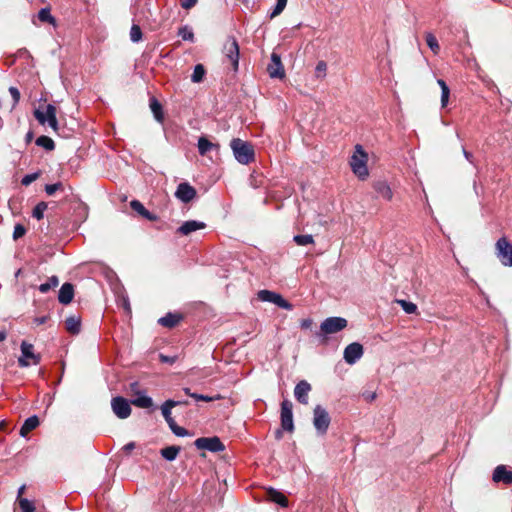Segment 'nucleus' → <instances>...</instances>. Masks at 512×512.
Segmentation results:
<instances>
[{
    "mask_svg": "<svg viewBox=\"0 0 512 512\" xmlns=\"http://www.w3.org/2000/svg\"><path fill=\"white\" fill-rule=\"evenodd\" d=\"M183 391L188 396H190V394H193L189 388H184Z\"/></svg>",
    "mask_w": 512,
    "mask_h": 512,
    "instance_id": "0e129e2a",
    "label": "nucleus"
},
{
    "mask_svg": "<svg viewBox=\"0 0 512 512\" xmlns=\"http://www.w3.org/2000/svg\"><path fill=\"white\" fill-rule=\"evenodd\" d=\"M181 319V315L169 312L165 316L159 318L158 323L164 327L173 328L180 322Z\"/></svg>",
    "mask_w": 512,
    "mask_h": 512,
    "instance_id": "b1692460",
    "label": "nucleus"
},
{
    "mask_svg": "<svg viewBox=\"0 0 512 512\" xmlns=\"http://www.w3.org/2000/svg\"><path fill=\"white\" fill-rule=\"evenodd\" d=\"M194 446L195 448H225V444L217 436L198 438Z\"/></svg>",
    "mask_w": 512,
    "mask_h": 512,
    "instance_id": "f3484780",
    "label": "nucleus"
},
{
    "mask_svg": "<svg viewBox=\"0 0 512 512\" xmlns=\"http://www.w3.org/2000/svg\"><path fill=\"white\" fill-rule=\"evenodd\" d=\"M496 256L505 266L512 267V244L506 237H501L495 244Z\"/></svg>",
    "mask_w": 512,
    "mask_h": 512,
    "instance_id": "0eeeda50",
    "label": "nucleus"
},
{
    "mask_svg": "<svg viewBox=\"0 0 512 512\" xmlns=\"http://www.w3.org/2000/svg\"><path fill=\"white\" fill-rule=\"evenodd\" d=\"M367 154L360 144L355 146V151L350 158L349 164L352 172L360 179L365 180L368 175Z\"/></svg>",
    "mask_w": 512,
    "mask_h": 512,
    "instance_id": "f03ea898",
    "label": "nucleus"
},
{
    "mask_svg": "<svg viewBox=\"0 0 512 512\" xmlns=\"http://www.w3.org/2000/svg\"><path fill=\"white\" fill-rule=\"evenodd\" d=\"M396 303L401 305V307L407 314H413L416 313L417 311V305L412 302L406 300H396Z\"/></svg>",
    "mask_w": 512,
    "mask_h": 512,
    "instance_id": "4c0bfd02",
    "label": "nucleus"
},
{
    "mask_svg": "<svg viewBox=\"0 0 512 512\" xmlns=\"http://www.w3.org/2000/svg\"><path fill=\"white\" fill-rule=\"evenodd\" d=\"M205 74V67L202 64H197L195 65L193 73L191 75V81L193 83H200L203 81Z\"/></svg>",
    "mask_w": 512,
    "mask_h": 512,
    "instance_id": "c756f323",
    "label": "nucleus"
},
{
    "mask_svg": "<svg viewBox=\"0 0 512 512\" xmlns=\"http://www.w3.org/2000/svg\"><path fill=\"white\" fill-rule=\"evenodd\" d=\"M312 324H313V321L310 318L303 319L300 322V326H301L302 329H309L312 326Z\"/></svg>",
    "mask_w": 512,
    "mask_h": 512,
    "instance_id": "864d4df0",
    "label": "nucleus"
},
{
    "mask_svg": "<svg viewBox=\"0 0 512 512\" xmlns=\"http://www.w3.org/2000/svg\"><path fill=\"white\" fill-rule=\"evenodd\" d=\"M463 153H464L465 158H466L469 162H472L473 155H472L470 152L466 151L465 149H463Z\"/></svg>",
    "mask_w": 512,
    "mask_h": 512,
    "instance_id": "4d7b16f0",
    "label": "nucleus"
},
{
    "mask_svg": "<svg viewBox=\"0 0 512 512\" xmlns=\"http://www.w3.org/2000/svg\"><path fill=\"white\" fill-rule=\"evenodd\" d=\"M281 433H282V431H281V430H279V429H278V430H276V431H275V437H276V438H280V437H281Z\"/></svg>",
    "mask_w": 512,
    "mask_h": 512,
    "instance_id": "69168bd1",
    "label": "nucleus"
},
{
    "mask_svg": "<svg viewBox=\"0 0 512 512\" xmlns=\"http://www.w3.org/2000/svg\"><path fill=\"white\" fill-rule=\"evenodd\" d=\"M40 173L39 172H34V173H30V174H26L25 176H23V178L21 179V184L23 186H28L30 185L32 182H34L36 179H38Z\"/></svg>",
    "mask_w": 512,
    "mask_h": 512,
    "instance_id": "a18cd8bd",
    "label": "nucleus"
},
{
    "mask_svg": "<svg viewBox=\"0 0 512 512\" xmlns=\"http://www.w3.org/2000/svg\"><path fill=\"white\" fill-rule=\"evenodd\" d=\"M65 327L71 334H78L81 330L80 318L75 316L68 317L65 321Z\"/></svg>",
    "mask_w": 512,
    "mask_h": 512,
    "instance_id": "a878e982",
    "label": "nucleus"
},
{
    "mask_svg": "<svg viewBox=\"0 0 512 512\" xmlns=\"http://www.w3.org/2000/svg\"><path fill=\"white\" fill-rule=\"evenodd\" d=\"M196 189L188 182H182L177 186L175 197L181 202L187 204L196 197Z\"/></svg>",
    "mask_w": 512,
    "mask_h": 512,
    "instance_id": "ddd939ff",
    "label": "nucleus"
},
{
    "mask_svg": "<svg viewBox=\"0 0 512 512\" xmlns=\"http://www.w3.org/2000/svg\"><path fill=\"white\" fill-rule=\"evenodd\" d=\"M9 93H10L12 99H13L12 108H15L17 106V104L19 103L20 98H21L20 91H19V89L17 87L11 86V87H9Z\"/></svg>",
    "mask_w": 512,
    "mask_h": 512,
    "instance_id": "c03bdc74",
    "label": "nucleus"
},
{
    "mask_svg": "<svg viewBox=\"0 0 512 512\" xmlns=\"http://www.w3.org/2000/svg\"><path fill=\"white\" fill-rule=\"evenodd\" d=\"M425 40L428 47L432 50L434 54H438L440 51V45L438 43L437 38L430 32L425 34Z\"/></svg>",
    "mask_w": 512,
    "mask_h": 512,
    "instance_id": "72a5a7b5",
    "label": "nucleus"
},
{
    "mask_svg": "<svg viewBox=\"0 0 512 512\" xmlns=\"http://www.w3.org/2000/svg\"><path fill=\"white\" fill-rule=\"evenodd\" d=\"M347 325L348 321L343 317H328L321 322L320 330L316 332V336L318 338L325 339L327 335L335 334L342 331L347 327Z\"/></svg>",
    "mask_w": 512,
    "mask_h": 512,
    "instance_id": "7ed1b4c3",
    "label": "nucleus"
},
{
    "mask_svg": "<svg viewBox=\"0 0 512 512\" xmlns=\"http://www.w3.org/2000/svg\"><path fill=\"white\" fill-rule=\"evenodd\" d=\"M225 56L230 60L234 71H237L239 65V45L234 37H230L223 48Z\"/></svg>",
    "mask_w": 512,
    "mask_h": 512,
    "instance_id": "9b49d317",
    "label": "nucleus"
},
{
    "mask_svg": "<svg viewBox=\"0 0 512 512\" xmlns=\"http://www.w3.org/2000/svg\"><path fill=\"white\" fill-rule=\"evenodd\" d=\"M130 206L135 212H137L139 215H141L143 218L147 220L154 221L157 219L156 215L148 211L144 207V205L138 200H132L130 202Z\"/></svg>",
    "mask_w": 512,
    "mask_h": 512,
    "instance_id": "5701e85b",
    "label": "nucleus"
},
{
    "mask_svg": "<svg viewBox=\"0 0 512 512\" xmlns=\"http://www.w3.org/2000/svg\"><path fill=\"white\" fill-rule=\"evenodd\" d=\"M34 116L38 120V122L42 125L48 123V125L54 130L58 129V121L56 118V107L52 104H48L46 106V111L43 112L39 109L34 111Z\"/></svg>",
    "mask_w": 512,
    "mask_h": 512,
    "instance_id": "1a4fd4ad",
    "label": "nucleus"
},
{
    "mask_svg": "<svg viewBox=\"0 0 512 512\" xmlns=\"http://www.w3.org/2000/svg\"><path fill=\"white\" fill-rule=\"evenodd\" d=\"M331 422L328 411L321 405H316L313 410V425L320 434L327 432Z\"/></svg>",
    "mask_w": 512,
    "mask_h": 512,
    "instance_id": "423d86ee",
    "label": "nucleus"
},
{
    "mask_svg": "<svg viewBox=\"0 0 512 512\" xmlns=\"http://www.w3.org/2000/svg\"><path fill=\"white\" fill-rule=\"evenodd\" d=\"M206 227V224L202 221L197 220H188L185 221L178 229L177 232L181 235H189L190 233L204 229Z\"/></svg>",
    "mask_w": 512,
    "mask_h": 512,
    "instance_id": "6ab92c4d",
    "label": "nucleus"
},
{
    "mask_svg": "<svg viewBox=\"0 0 512 512\" xmlns=\"http://www.w3.org/2000/svg\"><path fill=\"white\" fill-rule=\"evenodd\" d=\"M36 145L40 146V147H43L47 151H52L55 148L54 141L50 137L44 136V135L39 136L36 139Z\"/></svg>",
    "mask_w": 512,
    "mask_h": 512,
    "instance_id": "473e14b6",
    "label": "nucleus"
},
{
    "mask_svg": "<svg viewBox=\"0 0 512 512\" xmlns=\"http://www.w3.org/2000/svg\"><path fill=\"white\" fill-rule=\"evenodd\" d=\"M26 233V228L22 224H16L13 231V238L15 240L23 237Z\"/></svg>",
    "mask_w": 512,
    "mask_h": 512,
    "instance_id": "de8ad7c7",
    "label": "nucleus"
},
{
    "mask_svg": "<svg viewBox=\"0 0 512 512\" xmlns=\"http://www.w3.org/2000/svg\"><path fill=\"white\" fill-rule=\"evenodd\" d=\"M136 397L131 401L137 407L140 408H151L153 406V400L151 397L147 396L145 391L136 392Z\"/></svg>",
    "mask_w": 512,
    "mask_h": 512,
    "instance_id": "412c9836",
    "label": "nucleus"
},
{
    "mask_svg": "<svg viewBox=\"0 0 512 512\" xmlns=\"http://www.w3.org/2000/svg\"><path fill=\"white\" fill-rule=\"evenodd\" d=\"M437 83L441 88V105L442 107H446L449 100L450 89L443 79H438Z\"/></svg>",
    "mask_w": 512,
    "mask_h": 512,
    "instance_id": "2f4dec72",
    "label": "nucleus"
},
{
    "mask_svg": "<svg viewBox=\"0 0 512 512\" xmlns=\"http://www.w3.org/2000/svg\"><path fill=\"white\" fill-rule=\"evenodd\" d=\"M59 284V279L57 276L53 275L51 276L47 282L45 283H42L39 285L38 289L41 293H47L49 292L52 288H55L57 287Z\"/></svg>",
    "mask_w": 512,
    "mask_h": 512,
    "instance_id": "7c9ffc66",
    "label": "nucleus"
},
{
    "mask_svg": "<svg viewBox=\"0 0 512 512\" xmlns=\"http://www.w3.org/2000/svg\"><path fill=\"white\" fill-rule=\"evenodd\" d=\"M165 448H171V449H174V448H180V446H177V445H170V446H166Z\"/></svg>",
    "mask_w": 512,
    "mask_h": 512,
    "instance_id": "338daca9",
    "label": "nucleus"
},
{
    "mask_svg": "<svg viewBox=\"0 0 512 512\" xmlns=\"http://www.w3.org/2000/svg\"><path fill=\"white\" fill-rule=\"evenodd\" d=\"M142 30L138 24H133L130 29V40L133 43H138L142 40Z\"/></svg>",
    "mask_w": 512,
    "mask_h": 512,
    "instance_id": "c9c22d12",
    "label": "nucleus"
},
{
    "mask_svg": "<svg viewBox=\"0 0 512 512\" xmlns=\"http://www.w3.org/2000/svg\"><path fill=\"white\" fill-rule=\"evenodd\" d=\"M267 71L271 78H283L285 71L281 62V57L277 53H272L271 62L267 67Z\"/></svg>",
    "mask_w": 512,
    "mask_h": 512,
    "instance_id": "dca6fc26",
    "label": "nucleus"
},
{
    "mask_svg": "<svg viewBox=\"0 0 512 512\" xmlns=\"http://www.w3.org/2000/svg\"><path fill=\"white\" fill-rule=\"evenodd\" d=\"M130 390L131 392L134 393V395H136V392H141L142 390L139 389V383L138 382H132L130 384Z\"/></svg>",
    "mask_w": 512,
    "mask_h": 512,
    "instance_id": "5fc2aeb1",
    "label": "nucleus"
},
{
    "mask_svg": "<svg viewBox=\"0 0 512 512\" xmlns=\"http://www.w3.org/2000/svg\"><path fill=\"white\" fill-rule=\"evenodd\" d=\"M159 359L162 363L173 364L176 362L177 356H168V355L160 354Z\"/></svg>",
    "mask_w": 512,
    "mask_h": 512,
    "instance_id": "8fccbe9b",
    "label": "nucleus"
},
{
    "mask_svg": "<svg viewBox=\"0 0 512 512\" xmlns=\"http://www.w3.org/2000/svg\"><path fill=\"white\" fill-rule=\"evenodd\" d=\"M190 397L194 398L196 401H206V402H209V401L212 400V397H209V396L203 395V394H197V393L190 394Z\"/></svg>",
    "mask_w": 512,
    "mask_h": 512,
    "instance_id": "603ef678",
    "label": "nucleus"
},
{
    "mask_svg": "<svg viewBox=\"0 0 512 512\" xmlns=\"http://www.w3.org/2000/svg\"><path fill=\"white\" fill-rule=\"evenodd\" d=\"M492 479L494 482H503L504 484L512 483V471L506 469L504 465H498L493 472Z\"/></svg>",
    "mask_w": 512,
    "mask_h": 512,
    "instance_id": "a211bd4d",
    "label": "nucleus"
},
{
    "mask_svg": "<svg viewBox=\"0 0 512 512\" xmlns=\"http://www.w3.org/2000/svg\"><path fill=\"white\" fill-rule=\"evenodd\" d=\"M46 319L47 317L43 316V317H38V318H35V323L38 324V325H42L46 322Z\"/></svg>",
    "mask_w": 512,
    "mask_h": 512,
    "instance_id": "6e6d98bb",
    "label": "nucleus"
},
{
    "mask_svg": "<svg viewBox=\"0 0 512 512\" xmlns=\"http://www.w3.org/2000/svg\"><path fill=\"white\" fill-rule=\"evenodd\" d=\"M25 488H26V487H25V485H22V486L18 489V500H19L20 498H22V497H21V495L24 493Z\"/></svg>",
    "mask_w": 512,
    "mask_h": 512,
    "instance_id": "13d9d810",
    "label": "nucleus"
},
{
    "mask_svg": "<svg viewBox=\"0 0 512 512\" xmlns=\"http://www.w3.org/2000/svg\"><path fill=\"white\" fill-rule=\"evenodd\" d=\"M375 395L372 394L371 396H369V399H374Z\"/></svg>",
    "mask_w": 512,
    "mask_h": 512,
    "instance_id": "774afa93",
    "label": "nucleus"
},
{
    "mask_svg": "<svg viewBox=\"0 0 512 512\" xmlns=\"http://www.w3.org/2000/svg\"><path fill=\"white\" fill-rule=\"evenodd\" d=\"M257 295L258 299L262 302L273 303L276 306L288 311L293 309V305L290 302L284 299L279 293L274 291L264 289L260 290Z\"/></svg>",
    "mask_w": 512,
    "mask_h": 512,
    "instance_id": "6e6552de",
    "label": "nucleus"
},
{
    "mask_svg": "<svg viewBox=\"0 0 512 512\" xmlns=\"http://www.w3.org/2000/svg\"><path fill=\"white\" fill-rule=\"evenodd\" d=\"M39 425V418L36 415L28 417L20 428L19 434L22 437L34 430Z\"/></svg>",
    "mask_w": 512,
    "mask_h": 512,
    "instance_id": "393cba45",
    "label": "nucleus"
},
{
    "mask_svg": "<svg viewBox=\"0 0 512 512\" xmlns=\"http://www.w3.org/2000/svg\"><path fill=\"white\" fill-rule=\"evenodd\" d=\"M362 355L363 346L358 342H353L344 349L343 357L346 363L353 365L362 357Z\"/></svg>",
    "mask_w": 512,
    "mask_h": 512,
    "instance_id": "4468645a",
    "label": "nucleus"
},
{
    "mask_svg": "<svg viewBox=\"0 0 512 512\" xmlns=\"http://www.w3.org/2000/svg\"><path fill=\"white\" fill-rule=\"evenodd\" d=\"M187 402L175 401V400H167L161 406L162 415L165 421L168 423L172 432L179 437H184L188 435V431L180 427L176 424L175 420L172 418L171 409L177 405L186 404Z\"/></svg>",
    "mask_w": 512,
    "mask_h": 512,
    "instance_id": "20e7f679",
    "label": "nucleus"
},
{
    "mask_svg": "<svg viewBox=\"0 0 512 512\" xmlns=\"http://www.w3.org/2000/svg\"><path fill=\"white\" fill-rule=\"evenodd\" d=\"M234 158L243 165H248L255 159V151L251 143L240 138H233L230 142Z\"/></svg>",
    "mask_w": 512,
    "mask_h": 512,
    "instance_id": "f257e3e1",
    "label": "nucleus"
},
{
    "mask_svg": "<svg viewBox=\"0 0 512 512\" xmlns=\"http://www.w3.org/2000/svg\"><path fill=\"white\" fill-rule=\"evenodd\" d=\"M63 188H64V186H63V184L61 182H57V183H54V184H46L45 185V192L49 196H52L53 194H55V192L63 190Z\"/></svg>",
    "mask_w": 512,
    "mask_h": 512,
    "instance_id": "37998d69",
    "label": "nucleus"
},
{
    "mask_svg": "<svg viewBox=\"0 0 512 512\" xmlns=\"http://www.w3.org/2000/svg\"><path fill=\"white\" fill-rule=\"evenodd\" d=\"M179 450H160L161 455L164 459L168 461H173L176 459Z\"/></svg>",
    "mask_w": 512,
    "mask_h": 512,
    "instance_id": "49530a36",
    "label": "nucleus"
},
{
    "mask_svg": "<svg viewBox=\"0 0 512 512\" xmlns=\"http://www.w3.org/2000/svg\"><path fill=\"white\" fill-rule=\"evenodd\" d=\"M26 141L27 142H30L33 138V132L32 131H29L27 134H26Z\"/></svg>",
    "mask_w": 512,
    "mask_h": 512,
    "instance_id": "bf43d9fd",
    "label": "nucleus"
},
{
    "mask_svg": "<svg viewBox=\"0 0 512 512\" xmlns=\"http://www.w3.org/2000/svg\"><path fill=\"white\" fill-rule=\"evenodd\" d=\"M18 502H19L22 512H34L35 511V506L32 501H30L26 498H20Z\"/></svg>",
    "mask_w": 512,
    "mask_h": 512,
    "instance_id": "a19ab883",
    "label": "nucleus"
},
{
    "mask_svg": "<svg viewBox=\"0 0 512 512\" xmlns=\"http://www.w3.org/2000/svg\"><path fill=\"white\" fill-rule=\"evenodd\" d=\"M149 106H150V109H151V111H152V113L154 115V118L158 122H162L164 116H163V111H162L161 103L155 97H152V98H150Z\"/></svg>",
    "mask_w": 512,
    "mask_h": 512,
    "instance_id": "bb28decb",
    "label": "nucleus"
},
{
    "mask_svg": "<svg viewBox=\"0 0 512 512\" xmlns=\"http://www.w3.org/2000/svg\"><path fill=\"white\" fill-rule=\"evenodd\" d=\"M293 240L299 246H306L314 243L313 236L310 234L306 235H295Z\"/></svg>",
    "mask_w": 512,
    "mask_h": 512,
    "instance_id": "e433bc0d",
    "label": "nucleus"
},
{
    "mask_svg": "<svg viewBox=\"0 0 512 512\" xmlns=\"http://www.w3.org/2000/svg\"><path fill=\"white\" fill-rule=\"evenodd\" d=\"M21 356L18 358L20 367H28L31 364L37 365L41 361V355L34 353V346L31 343L22 341L20 345Z\"/></svg>",
    "mask_w": 512,
    "mask_h": 512,
    "instance_id": "39448f33",
    "label": "nucleus"
},
{
    "mask_svg": "<svg viewBox=\"0 0 512 512\" xmlns=\"http://www.w3.org/2000/svg\"><path fill=\"white\" fill-rule=\"evenodd\" d=\"M385 195H386V199H390L391 198V190L389 187L386 186V192H385Z\"/></svg>",
    "mask_w": 512,
    "mask_h": 512,
    "instance_id": "e2e57ef3",
    "label": "nucleus"
},
{
    "mask_svg": "<svg viewBox=\"0 0 512 512\" xmlns=\"http://www.w3.org/2000/svg\"><path fill=\"white\" fill-rule=\"evenodd\" d=\"M114 414L120 419H126L131 414V405L125 398L121 396L114 397L111 401Z\"/></svg>",
    "mask_w": 512,
    "mask_h": 512,
    "instance_id": "f8f14e48",
    "label": "nucleus"
},
{
    "mask_svg": "<svg viewBox=\"0 0 512 512\" xmlns=\"http://www.w3.org/2000/svg\"><path fill=\"white\" fill-rule=\"evenodd\" d=\"M38 18L40 21L47 23H54L55 21L54 17L51 15L50 9L48 8H42L38 12Z\"/></svg>",
    "mask_w": 512,
    "mask_h": 512,
    "instance_id": "ea45409f",
    "label": "nucleus"
},
{
    "mask_svg": "<svg viewBox=\"0 0 512 512\" xmlns=\"http://www.w3.org/2000/svg\"><path fill=\"white\" fill-rule=\"evenodd\" d=\"M287 1L288 0H277L274 9L272 10V12L269 15L270 19L275 18L276 16L280 15L283 12V10L285 9V7L287 5Z\"/></svg>",
    "mask_w": 512,
    "mask_h": 512,
    "instance_id": "58836bf2",
    "label": "nucleus"
},
{
    "mask_svg": "<svg viewBox=\"0 0 512 512\" xmlns=\"http://www.w3.org/2000/svg\"><path fill=\"white\" fill-rule=\"evenodd\" d=\"M198 0H180V5L183 9L189 10L197 4Z\"/></svg>",
    "mask_w": 512,
    "mask_h": 512,
    "instance_id": "09e8293b",
    "label": "nucleus"
},
{
    "mask_svg": "<svg viewBox=\"0 0 512 512\" xmlns=\"http://www.w3.org/2000/svg\"><path fill=\"white\" fill-rule=\"evenodd\" d=\"M197 147L199 154L202 156L206 155L209 151L213 149L219 150L220 148L219 144L212 143L208 138L204 136L198 139Z\"/></svg>",
    "mask_w": 512,
    "mask_h": 512,
    "instance_id": "4be33fe9",
    "label": "nucleus"
},
{
    "mask_svg": "<svg viewBox=\"0 0 512 512\" xmlns=\"http://www.w3.org/2000/svg\"><path fill=\"white\" fill-rule=\"evenodd\" d=\"M6 337H7L6 332L0 331V342L4 341L6 339Z\"/></svg>",
    "mask_w": 512,
    "mask_h": 512,
    "instance_id": "680f3d73",
    "label": "nucleus"
},
{
    "mask_svg": "<svg viewBox=\"0 0 512 512\" xmlns=\"http://www.w3.org/2000/svg\"><path fill=\"white\" fill-rule=\"evenodd\" d=\"M74 297V287L71 283H64L58 293V300L61 304L67 305L71 303Z\"/></svg>",
    "mask_w": 512,
    "mask_h": 512,
    "instance_id": "aec40b11",
    "label": "nucleus"
},
{
    "mask_svg": "<svg viewBox=\"0 0 512 512\" xmlns=\"http://www.w3.org/2000/svg\"><path fill=\"white\" fill-rule=\"evenodd\" d=\"M293 404L289 400L281 402V428L283 431L292 432L294 429L293 423Z\"/></svg>",
    "mask_w": 512,
    "mask_h": 512,
    "instance_id": "9d476101",
    "label": "nucleus"
},
{
    "mask_svg": "<svg viewBox=\"0 0 512 512\" xmlns=\"http://www.w3.org/2000/svg\"><path fill=\"white\" fill-rule=\"evenodd\" d=\"M122 448L133 449V448H135V443L134 442H129V443L125 444Z\"/></svg>",
    "mask_w": 512,
    "mask_h": 512,
    "instance_id": "052dcab7",
    "label": "nucleus"
},
{
    "mask_svg": "<svg viewBox=\"0 0 512 512\" xmlns=\"http://www.w3.org/2000/svg\"><path fill=\"white\" fill-rule=\"evenodd\" d=\"M268 495H269V498L273 502L281 505L282 507H287L288 506V500L284 496V494H282L281 492H279L277 490H274V489H269L268 490Z\"/></svg>",
    "mask_w": 512,
    "mask_h": 512,
    "instance_id": "cd10ccee",
    "label": "nucleus"
},
{
    "mask_svg": "<svg viewBox=\"0 0 512 512\" xmlns=\"http://www.w3.org/2000/svg\"><path fill=\"white\" fill-rule=\"evenodd\" d=\"M327 64L325 61H318L315 67V76L317 78H324L326 76Z\"/></svg>",
    "mask_w": 512,
    "mask_h": 512,
    "instance_id": "79ce46f5",
    "label": "nucleus"
},
{
    "mask_svg": "<svg viewBox=\"0 0 512 512\" xmlns=\"http://www.w3.org/2000/svg\"><path fill=\"white\" fill-rule=\"evenodd\" d=\"M120 305L124 308V310H125L127 313H130V312H131L130 301H129V298H128L127 296H123V297L120 299Z\"/></svg>",
    "mask_w": 512,
    "mask_h": 512,
    "instance_id": "3c124183",
    "label": "nucleus"
},
{
    "mask_svg": "<svg viewBox=\"0 0 512 512\" xmlns=\"http://www.w3.org/2000/svg\"><path fill=\"white\" fill-rule=\"evenodd\" d=\"M311 389L310 383L306 380L299 381L294 388V396L296 400L303 405H307Z\"/></svg>",
    "mask_w": 512,
    "mask_h": 512,
    "instance_id": "2eb2a0df",
    "label": "nucleus"
},
{
    "mask_svg": "<svg viewBox=\"0 0 512 512\" xmlns=\"http://www.w3.org/2000/svg\"><path fill=\"white\" fill-rule=\"evenodd\" d=\"M177 35L182 38L184 41H189L193 43L195 41L194 32L192 28L188 25H184L178 29Z\"/></svg>",
    "mask_w": 512,
    "mask_h": 512,
    "instance_id": "c85d7f7f",
    "label": "nucleus"
},
{
    "mask_svg": "<svg viewBox=\"0 0 512 512\" xmlns=\"http://www.w3.org/2000/svg\"><path fill=\"white\" fill-rule=\"evenodd\" d=\"M48 204L46 202H39L32 211V216L37 220H41L44 217V212L47 210Z\"/></svg>",
    "mask_w": 512,
    "mask_h": 512,
    "instance_id": "f704fd0d",
    "label": "nucleus"
}]
</instances>
